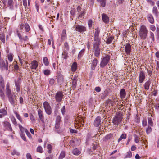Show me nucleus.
<instances>
[{"instance_id":"15","label":"nucleus","mask_w":159,"mask_h":159,"mask_svg":"<svg viewBox=\"0 0 159 159\" xmlns=\"http://www.w3.org/2000/svg\"><path fill=\"white\" fill-rule=\"evenodd\" d=\"M77 76L75 75L74 77H72L71 78L72 86L73 88H76L77 85Z\"/></svg>"},{"instance_id":"52","label":"nucleus","mask_w":159,"mask_h":159,"mask_svg":"<svg viewBox=\"0 0 159 159\" xmlns=\"http://www.w3.org/2000/svg\"><path fill=\"white\" fill-rule=\"evenodd\" d=\"M20 135L22 139L24 141H26L25 136L24 133H20Z\"/></svg>"},{"instance_id":"13","label":"nucleus","mask_w":159,"mask_h":159,"mask_svg":"<svg viewBox=\"0 0 159 159\" xmlns=\"http://www.w3.org/2000/svg\"><path fill=\"white\" fill-rule=\"evenodd\" d=\"M116 101L114 99H108L107 102V103L109 107L111 108L116 104Z\"/></svg>"},{"instance_id":"18","label":"nucleus","mask_w":159,"mask_h":159,"mask_svg":"<svg viewBox=\"0 0 159 159\" xmlns=\"http://www.w3.org/2000/svg\"><path fill=\"white\" fill-rule=\"evenodd\" d=\"M57 78V82L59 84H61L63 82V76L61 74L58 75Z\"/></svg>"},{"instance_id":"35","label":"nucleus","mask_w":159,"mask_h":159,"mask_svg":"<svg viewBox=\"0 0 159 159\" xmlns=\"http://www.w3.org/2000/svg\"><path fill=\"white\" fill-rule=\"evenodd\" d=\"M11 92L10 89V84L9 83H7L6 85V93H9Z\"/></svg>"},{"instance_id":"19","label":"nucleus","mask_w":159,"mask_h":159,"mask_svg":"<svg viewBox=\"0 0 159 159\" xmlns=\"http://www.w3.org/2000/svg\"><path fill=\"white\" fill-rule=\"evenodd\" d=\"M101 118L99 116L97 117L95 119L94 121V125L95 126H98L100 124Z\"/></svg>"},{"instance_id":"33","label":"nucleus","mask_w":159,"mask_h":159,"mask_svg":"<svg viewBox=\"0 0 159 159\" xmlns=\"http://www.w3.org/2000/svg\"><path fill=\"white\" fill-rule=\"evenodd\" d=\"M72 153L74 155H77L80 153V152L77 148H75L73 150Z\"/></svg>"},{"instance_id":"48","label":"nucleus","mask_w":159,"mask_h":159,"mask_svg":"<svg viewBox=\"0 0 159 159\" xmlns=\"http://www.w3.org/2000/svg\"><path fill=\"white\" fill-rule=\"evenodd\" d=\"M13 59V57L12 54H9L8 55V59L10 62L12 61Z\"/></svg>"},{"instance_id":"14","label":"nucleus","mask_w":159,"mask_h":159,"mask_svg":"<svg viewBox=\"0 0 159 159\" xmlns=\"http://www.w3.org/2000/svg\"><path fill=\"white\" fill-rule=\"evenodd\" d=\"M7 2L4 1L3 3L4 5L7 4ZM14 2L13 0H7V6L11 9H12L13 7Z\"/></svg>"},{"instance_id":"45","label":"nucleus","mask_w":159,"mask_h":159,"mask_svg":"<svg viewBox=\"0 0 159 159\" xmlns=\"http://www.w3.org/2000/svg\"><path fill=\"white\" fill-rule=\"evenodd\" d=\"M113 39V38L111 36H110L109 37L107 40L106 43L108 44L110 43L112 41Z\"/></svg>"},{"instance_id":"6","label":"nucleus","mask_w":159,"mask_h":159,"mask_svg":"<svg viewBox=\"0 0 159 159\" xmlns=\"http://www.w3.org/2000/svg\"><path fill=\"white\" fill-rule=\"evenodd\" d=\"M43 106L46 113L48 115L51 113L52 110L49 104L47 102H44Z\"/></svg>"},{"instance_id":"10","label":"nucleus","mask_w":159,"mask_h":159,"mask_svg":"<svg viewBox=\"0 0 159 159\" xmlns=\"http://www.w3.org/2000/svg\"><path fill=\"white\" fill-rule=\"evenodd\" d=\"M17 34L18 36L20 39L23 40L24 41H26L28 39L27 36H25V37H24V32H21V30H20V31H17Z\"/></svg>"},{"instance_id":"12","label":"nucleus","mask_w":159,"mask_h":159,"mask_svg":"<svg viewBox=\"0 0 159 159\" xmlns=\"http://www.w3.org/2000/svg\"><path fill=\"white\" fill-rule=\"evenodd\" d=\"M21 82V79L18 78L15 81V86L16 89V91L19 92L20 91V84Z\"/></svg>"},{"instance_id":"57","label":"nucleus","mask_w":159,"mask_h":159,"mask_svg":"<svg viewBox=\"0 0 159 159\" xmlns=\"http://www.w3.org/2000/svg\"><path fill=\"white\" fill-rule=\"evenodd\" d=\"M93 21H92L90 20L88 21V24L89 28H91L92 26Z\"/></svg>"},{"instance_id":"54","label":"nucleus","mask_w":159,"mask_h":159,"mask_svg":"<svg viewBox=\"0 0 159 159\" xmlns=\"http://www.w3.org/2000/svg\"><path fill=\"white\" fill-rule=\"evenodd\" d=\"M51 40L49 39L48 40V43L49 45H50L51 44V41H52V44L53 45V39L52 38V36H51Z\"/></svg>"},{"instance_id":"40","label":"nucleus","mask_w":159,"mask_h":159,"mask_svg":"<svg viewBox=\"0 0 159 159\" xmlns=\"http://www.w3.org/2000/svg\"><path fill=\"white\" fill-rule=\"evenodd\" d=\"M47 147V149L48 150L47 151L48 152V153H51L52 150V146L50 144H48Z\"/></svg>"},{"instance_id":"58","label":"nucleus","mask_w":159,"mask_h":159,"mask_svg":"<svg viewBox=\"0 0 159 159\" xmlns=\"http://www.w3.org/2000/svg\"><path fill=\"white\" fill-rule=\"evenodd\" d=\"M61 120V117L60 116H58L56 118V122L57 123H60Z\"/></svg>"},{"instance_id":"24","label":"nucleus","mask_w":159,"mask_h":159,"mask_svg":"<svg viewBox=\"0 0 159 159\" xmlns=\"http://www.w3.org/2000/svg\"><path fill=\"white\" fill-rule=\"evenodd\" d=\"M102 19L105 23H107L109 21V18L106 14H103L102 16Z\"/></svg>"},{"instance_id":"31","label":"nucleus","mask_w":159,"mask_h":159,"mask_svg":"<svg viewBox=\"0 0 159 159\" xmlns=\"http://www.w3.org/2000/svg\"><path fill=\"white\" fill-rule=\"evenodd\" d=\"M126 93L125 89H122L120 92V96L121 98H124L125 97Z\"/></svg>"},{"instance_id":"17","label":"nucleus","mask_w":159,"mask_h":159,"mask_svg":"<svg viewBox=\"0 0 159 159\" xmlns=\"http://www.w3.org/2000/svg\"><path fill=\"white\" fill-rule=\"evenodd\" d=\"M31 68L32 69H36L38 67V62L34 60L31 63Z\"/></svg>"},{"instance_id":"43","label":"nucleus","mask_w":159,"mask_h":159,"mask_svg":"<svg viewBox=\"0 0 159 159\" xmlns=\"http://www.w3.org/2000/svg\"><path fill=\"white\" fill-rule=\"evenodd\" d=\"M65 152L63 151H62L59 157V159H62L65 157Z\"/></svg>"},{"instance_id":"3","label":"nucleus","mask_w":159,"mask_h":159,"mask_svg":"<svg viewBox=\"0 0 159 159\" xmlns=\"http://www.w3.org/2000/svg\"><path fill=\"white\" fill-rule=\"evenodd\" d=\"M7 96L8 100L10 103L14 105L16 103V96L14 92L11 93V92L9 93H6Z\"/></svg>"},{"instance_id":"30","label":"nucleus","mask_w":159,"mask_h":159,"mask_svg":"<svg viewBox=\"0 0 159 159\" xmlns=\"http://www.w3.org/2000/svg\"><path fill=\"white\" fill-rule=\"evenodd\" d=\"M77 65L76 62H73L71 66V70L72 72L75 71L77 68Z\"/></svg>"},{"instance_id":"34","label":"nucleus","mask_w":159,"mask_h":159,"mask_svg":"<svg viewBox=\"0 0 159 159\" xmlns=\"http://www.w3.org/2000/svg\"><path fill=\"white\" fill-rule=\"evenodd\" d=\"M18 126L20 129L21 131L20 133H24L25 131L26 132V130H27V129L24 128L20 124H19Z\"/></svg>"},{"instance_id":"29","label":"nucleus","mask_w":159,"mask_h":159,"mask_svg":"<svg viewBox=\"0 0 159 159\" xmlns=\"http://www.w3.org/2000/svg\"><path fill=\"white\" fill-rule=\"evenodd\" d=\"M66 37V31L65 30H63L61 35V40L63 41L64 40Z\"/></svg>"},{"instance_id":"7","label":"nucleus","mask_w":159,"mask_h":159,"mask_svg":"<svg viewBox=\"0 0 159 159\" xmlns=\"http://www.w3.org/2000/svg\"><path fill=\"white\" fill-rule=\"evenodd\" d=\"M75 28L76 31L80 33L83 32L86 30L85 27L82 25H76Z\"/></svg>"},{"instance_id":"62","label":"nucleus","mask_w":159,"mask_h":159,"mask_svg":"<svg viewBox=\"0 0 159 159\" xmlns=\"http://www.w3.org/2000/svg\"><path fill=\"white\" fill-rule=\"evenodd\" d=\"M0 113L4 114H6L7 112L4 109H0Z\"/></svg>"},{"instance_id":"32","label":"nucleus","mask_w":159,"mask_h":159,"mask_svg":"<svg viewBox=\"0 0 159 159\" xmlns=\"http://www.w3.org/2000/svg\"><path fill=\"white\" fill-rule=\"evenodd\" d=\"M0 87H5L4 80L2 76L0 75Z\"/></svg>"},{"instance_id":"39","label":"nucleus","mask_w":159,"mask_h":159,"mask_svg":"<svg viewBox=\"0 0 159 159\" xmlns=\"http://www.w3.org/2000/svg\"><path fill=\"white\" fill-rule=\"evenodd\" d=\"M36 151L37 152L39 153H42L43 152V150L42 147L40 146H38L37 148Z\"/></svg>"},{"instance_id":"28","label":"nucleus","mask_w":159,"mask_h":159,"mask_svg":"<svg viewBox=\"0 0 159 159\" xmlns=\"http://www.w3.org/2000/svg\"><path fill=\"white\" fill-rule=\"evenodd\" d=\"M147 19L151 23L153 24L154 22V19L152 15L151 14L148 15Z\"/></svg>"},{"instance_id":"49","label":"nucleus","mask_w":159,"mask_h":159,"mask_svg":"<svg viewBox=\"0 0 159 159\" xmlns=\"http://www.w3.org/2000/svg\"><path fill=\"white\" fill-rule=\"evenodd\" d=\"M126 137V135L125 134H123L119 139L118 142L121 141L123 139H125Z\"/></svg>"},{"instance_id":"11","label":"nucleus","mask_w":159,"mask_h":159,"mask_svg":"<svg viewBox=\"0 0 159 159\" xmlns=\"http://www.w3.org/2000/svg\"><path fill=\"white\" fill-rule=\"evenodd\" d=\"M84 121V119L81 117H79L75 120V124L77 125H83Z\"/></svg>"},{"instance_id":"42","label":"nucleus","mask_w":159,"mask_h":159,"mask_svg":"<svg viewBox=\"0 0 159 159\" xmlns=\"http://www.w3.org/2000/svg\"><path fill=\"white\" fill-rule=\"evenodd\" d=\"M85 49H82L79 53L78 55V59H80L81 57L83 56L84 52Z\"/></svg>"},{"instance_id":"61","label":"nucleus","mask_w":159,"mask_h":159,"mask_svg":"<svg viewBox=\"0 0 159 159\" xmlns=\"http://www.w3.org/2000/svg\"><path fill=\"white\" fill-rule=\"evenodd\" d=\"M140 140V138L139 137H138L136 135L135 136V142L137 143H138L139 142Z\"/></svg>"},{"instance_id":"9","label":"nucleus","mask_w":159,"mask_h":159,"mask_svg":"<svg viewBox=\"0 0 159 159\" xmlns=\"http://www.w3.org/2000/svg\"><path fill=\"white\" fill-rule=\"evenodd\" d=\"M8 63L7 61H6V63L3 61H2L0 62V67L3 70H8Z\"/></svg>"},{"instance_id":"27","label":"nucleus","mask_w":159,"mask_h":159,"mask_svg":"<svg viewBox=\"0 0 159 159\" xmlns=\"http://www.w3.org/2000/svg\"><path fill=\"white\" fill-rule=\"evenodd\" d=\"M98 61L97 59H94L91 65V69L93 70L95 69L97 64Z\"/></svg>"},{"instance_id":"51","label":"nucleus","mask_w":159,"mask_h":159,"mask_svg":"<svg viewBox=\"0 0 159 159\" xmlns=\"http://www.w3.org/2000/svg\"><path fill=\"white\" fill-rule=\"evenodd\" d=\"M11 154L13 155H20V153L18 152L16 150H14L11 153Z\"/></svg>"},{"instance_id":"20","label":"nucleus","mask_w":159,"mask_h":159,"mask_svg":"<svg viewBox=\"0 0 159 159\" xmlns=\"http://www.w3.org/2000/svg\"><path fill=\"white\" fill-rule=\"evenodd\" d=\"M3 125L4 127L8 130L11 131L12 129L11 125L8 122L5 121L4 122Z\"/></svg>"},{"instance_id":"56","label":"nucleus","mask_w":159,"mask_h":159,"mask_svg":"<svg viewBox=\"0 0 159 159\" xmlns=\"http://www.w3.org/2000/svg\"><path fill=\"white\" fill-rule=\"evenodd\" d=\"M132 156V153L131 151H129L127 153L125 158H130Z\"/></svg>"},{"instance_id":"59","label":"nucleus","mask_w":159,"mask_h":159,"mask_svg":"<svg viewBox=\"0 0 159 159\" xmlns=\"http://www.w3.org/2000/svg\"><path fill=\"white\" fill-rule=\"evenodd\" d=\"M123 1L124 0H116V4L117 5H120L122 3Z\"/></svg>"},{"instance_id":"50","label":"nucleus","mask_w":159,"mask_h":159,"mask_svg":"<svg viewBox=\"0 0 159 159\" xmlns=\"http://www.w3.org/2000/svg\"><path fill=\"white\" fill-rule=\"evenodd\" d=\"M0 40L3 42H5V36L3 34H0Z\"/></svg>"},{"instance_id":"22","label":"nucleus","mask_w":159,"mask_h":159,"mask_svg":"<svg viewBox=\"0 0 159 159\" xmlns=\"http://www.w3.org/2000/svg\"><path fill=\"white\" fill-rule=\"evenodd\" d=\"M4 87H0V97L3 100H4L5 98L4 93Z\"/></svg>"},{"instance_id":"16","label":"nucleus","mask_w":159,"mask_h":159,"mask_svg":"<svg viewBox=\"0 0 159 159\" xmlns=\"http://www.w3.org/2000/svg\"><path fill=\"white\" fill-rule=\"evenodd\" d=\"M24 28L26 32H28L30 29V27L28 24H25L24 25L23 24H21L20 26V30H23Z\"/></svg>"},{"instance_id":"1","label":"nucleus","mask_w":159,"mask_h":159,"mask_svg":"<svg viewBox=\"0 0 159 159\" xmlns=\"http://www.w3.org/2000/svg\"><path fill=\"white\" fill-rule=\"evenodd\" d=\"M94 35V41L93 45V50L95 52L94 55L96 57H98L100 54V39L98 38L99 31L98 29H96Z\"/></svg>"},{"instance_id":"44","label":"nucleus","mask_w":159,"mask_h":159,"mask_svg":"<svg viewBox=\"0 0 159 159\" xmlns=\"http://www.w3.org/2000/svg\"><path fill=\"white\" fill-rule=\"evenodd\" d=\"M148 126H152L153 125V122L152 119L151 118H148Z\"/></svg>"},{"instance_id":"64","label":"nucleus","mask_w":159,"mask_h":159,"mask_svg":"<svg viewBox=\"0 0 159 159\" xmlns=\"http://www.w3.org/2000/svg\"><path fill=\"white\" fill-rule=\"evenodd\" d=\"M142 125L143 126H145L147 125V121L146 120L143 119L142 121Z\"/></svg>"},{"instance_id":"26","label":"nucleus","mask_w":159,"mask_h":159,"mask_svg":"<svg viewBox=\"0 0 159 159\" xmlns=\"http://www.w3.org/2000/svg\"><path fill=\"white\" fill-rule=\"evenodd\" d=\"M26 56L25 54H22L21 55V57L18 56L19 61L21 65L23 64V61H24V60Z\"/></svg>"},{"instance_id":"5","label":"nucleus","mask_w":159,"mask_h":159,"mask_svg":"<svg viewBox=\"0 0 159 159\" xmlns=\"http://www.w3.org/2000/svg\"><path fill=\"white\" fill-rule=\"evenodd\" d=\"M110 60V57L108 55H107L103 58L100 64V66L101 67H104L108 63Z\"/></svg>"},{"instance_id":"2","label":"nucleus","mask_w":159,"mask_h":159,"mask_svg":"<svg viewBox=\"0 0 159 159\" xmlns=\"http://www.w3.org/2000/svg\"><path fill=\"white\" fill-rule=\"evenodd\" d=\"M148 31L146 27L144 25L141 26L139 30V36L143 40L145 39L147 36Z\"/></svg>"},{"instance_id":"38","label":"nucleus","mask_w":159,"mask_h":159,"mask_svg":"<svg viewBox=\"0 0 159 159\" xmlns=\"http://www.w3.org/2000/svg\"><path fill=\"white\" fill-rule=\"evenodd\" d=\"M150 83H151L150 81H147L145 83L144 85V88L146 90H148L149 89Z\"/></svg>"},{"instance_id":"8","label":"nucleus","mask_w":159,"mask_h":159,"mask_svg":"<svg viewBox=\"0 0 159 159\" xmlns=\"http://www.w3.org/2000/svg\"><path fill=\"white\" fill-rule=\"evenodd\" d=\"M63 95L61 92H57L55 95V99L57 102H60L61 101L63 98Z\"/></svg>"},{"instance_id":"23","label":"nucleus","mask_w":159,"mask_h":159,"mask_svg":"<svg viewBox=\"0 0 159 159\" xmlns=\"http://www.w3.org/2000/svg\"><path fill=\"white\" fill-rule=\"evenodd\" d=\"M131 46L129 44H127L125 46V51L126 53L129 55L131 51Z\"/></svg>"},{"instance_id":"37","label":"nucleus","mask_w":159,"mask_h":159,"mask_svg":"<svg viewBox=\"0 0 159 159\" xmlns=\"http://www.w3.org/2000/svg\"><path fill=\"white\" fill-rule=\"evenodd\" d=\"M14 113L15 114L17 118L21 122V123H22L23 121L20 116L16 111L14 112Z\"/></svg>"},{"instance_id":"25","label":"nucleus","mask_w":159,"mask_h":159,"mask_svg":"<svg viewBox=\"0 0 159 159\" xmlns=\"http://www.w3.org/2000/svg\"><path fill=\"white\" fill-rule=\"evenodd\" d=\"M38 114L39 118L41 121L42 122L43 121L44 117L43 114V111L40 109L38 111Z\"/></svg>"},{"instance_id":"46","label":"nucleus","mask_w":159,"mask_h":159,"mask_svg":"<svg viewBox=\"0 0 159 159\" xmlns=\"http://www.w3.org/2000/svg\"><path fill=\"white\" fill-rule=\"evenodd\" d=\"M101 3V6L103 7H105L106 2V0H97Z\"/></svg>"},{"instance_id":"21","label":"nucleus","mask_w":159,"mask_h":159,"mask_svg":"<svg viewBox=\"0 0 159 159\" xmlns=\"http://www.w3.org/2000/svg\"><path fill=\"white\" fill-rule=\"evenodd\" d=\"M145 78V74L143 71H141L139 74V81L140 83H142Z\"/></svg>"},{"instance_id":"47","label":"nucleus","mask_w":159,"mask_h":159,"mask_svg":"<svg viewBox=\"0 0 159 159\" xmlns=\"http://www.w3.org/2000/svg\"><path fill=\"white\" fill-rule=\"evenodd\" d=\"M44 74L46 75H48L50 74L51 72L50 70L47 69L44 70L43 71Z\"/></svg>"},{"instance_id":"63","label":"nucleus","mask_w":159,"mask_h":159,"mask_svg":"<svg viewBox=\"0 0 159 159\" xmlns=\"http://www.w3.org/2000/svg\"><path fill=\"white\" fill-rule=\"evenodd\" d=\"M54 80L52 78L50 79L49 80V83L51 85H52L54 83Z\"/></svg>"},{"instance_id":"55","label":"nucleus","mask_w":159,"mask_h":159,"mask_svg":"<svg viewBox=\"0 0 159 159\" xmlns=\"http://www.w3.org/2000/svg\"><path fill=\"white\" fill-rule=\"evenodd\" d=\"M30 119L32 122H34L35 121V120L34 116L32 114H30Z\"/></svg>"},{"instance_id":"41","label":"nucleus","mask_w":159,"mask_h":159,"mask_svg":"<svg viewBox=\"0 0 159 159\" xmlns=\"http://www.w3.org/2000/svg\"><path fill=\"white\" fill-rule=\"evenodd\" d=\"M76 139H75L71 140L70 142V144L71 146H74L76 144Z\"/></svg>"},{"instance_id":"36","label":"nucleus","mask_w":159,"mask_h":159,"mask_svg":"<svg viewBox=\"0 0 159 159\" xmlns=\"http://www.w3.org/2000/svg\"><path fill=\"white\" fill-rule=\"evenodd\" d=\"M43 62L44 65L46 66H48L49 64V62L48 58L45 57L43 59Z\"/></svg>"},{"instance_id":"4","label":"nucleus","mask_w":159,"mask_h":159,"mask_svg":"<svg viewBox=\"0 0 159 159\" xmlns=\"http://www.w3.org/2000/svg\"><path fill=\"white\" fill-rule=\"evenodd\" d=\"M122 119V114L121 113H116L113 118L112 122L114 124L118 125L121 123Z\"/></svg>"},{"instance_id":"53","label":"nucleus","mask_w":159,"mask_h":159,"mask_svg":"<svg viewBox=\"0 0 159 159\" xmlns=\"http://www.w3.org/2000/svg\"><path fill=\"white\" fill-rule=\"evenodd\" d=\"M152 131V129L151 127V126H148V128L146 129V133L147 134H148L151 132Z\"/></svg>"},{"instance_id":"60","label":"nucleus","mask_w":159,"mask_h":159,"mask_svg":"<svg viewBox=\"0 0 159 159\" xmlns=\"http://www.w3.org/2000/svg\"><path fill=\"white\" fill-rule=\"evenodd\" d=\"M150 38H151L152 41H154V37L153 33L152 32H151L150 33Z\"/></svg>"}]
</instances>
